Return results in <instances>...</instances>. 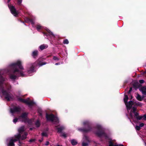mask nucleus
Segmentation results:
<instances>
[{
  "label": "nucleus",
  "mask_w": 146,
  "mask_h": 146,
  "mask_svg": "<svg viewBox=\"0 0 146 146\" xmlns=\"http://www.w3.org/2000/svg\"><path fill=\"white\" fill-rule=\"evenodd\" d=\"M12 69L13 74L10 75V78L13 80L15 79L17 76L20 75L22 76H25L22 72L21 70H24V68L21 65V62L20 60H18L16 63H12L11 66Z\"/></svg>",
  "instance_id": "f257e3e1"
},
{
  "label": "nucleus",
  "mask_w": 146,
  "mask_h": 146,
  "mask_svg": "<svg viewBox=\"0 0 146 146\" xmlns=\"http://www.w3.org/2000/svg\"><path fill=\"white\" fill-rule=\"evenodd\" d=\"M25 130V127L24 126H22L18 130L19 134L15 135V139H14L13 138H9L8 139L7 141L9 142L8 144V146H14V143L18 140H23L25 139L26 138V136L27 134L26 133H25L23 135L22 137H21L22 132L23 131Z\"/></svg>",
  "instance_id": "f03ea898"
},
{
  "label": "nucleus",
  "mask_w": 146,
  "mask_h": 146,
  "mask_svg": "<svg viewBox=\"0 0 146 146\" xmlns=\"http://www.w3.org/2000/svg\"><path fill=\"white\" fill-rule=\"evenodd\" d=\"M128 100V97L127 95H125L124 97V101L125 104L127 108V110L128 111L131 108L133 104V102L132 101H129L127 102V101Z\"/></svg>",
  "instance_id": "7ed1b4c3"
},
{
  "label": "nucleus",
  "mask_w": 146,
  "mask_h": 146,
  "mask_svg": "<svg viewBox=\"0 0 146 146\" xmlns=\"http://www.w3.org/2000/svg\"><path fill=\"white\" fill-rule=\"evenodd\" d=\"M46 118L48 120H50L52 121L53 122H55L56 123L58 122V120L56 117L54 116L53 115L51 114L48 115L46 114Z\"/></svg>",
  "instance_id": "20e7f679"
},
{
  "label": "nucleus",
  "mask_w": 146,
  "mask_h": 146,
  "mask_svg": "<svg viewBox=\"0 0 146 146\" xmlns=\"http://www.w3.org/2000/svg\"><path fill=\"white\" fill-rule=\"evenodd\" d=\"M2 97H4L7 100H10L12 99V97L8 92V91H6L3 90L2 91Z\"/></svg>",
  "instance_id": "39448f33"
},
{
  "label": "nucleus",
  "mask_w": 146,
  "mask_h": 146,
  "mask_svg": "<svg viewBox=\"0 0 146 146\" xmlns=\"http://www.w3.org/2000/svg\"><path fill=\"white\" fill-rule=\"evenodd\" d=\"M11 13L15 16L16 17L19 13V11L16 10L15 7L12 5H8Z\"/></svg>",
  "instance_id": "423d86ee"
},
{
  "label": "nucleus",
  "mask_w": 146,
  "mask_h": 146,
  "mask_svg": "<svg viewBox=\"0 0 146 146\" xmlns=\"http://www.w3.org/2000/svg\"><path fill=\"white\" fill-rule=\"evenodd\" d=\"M34 64H29L28 65V68L27 70L29 74L34 72Z\"/></svg>",
  "instance_id": "0eeeda50"
},
{
  "label": "nucleus",
  "mask_w": 146,
  "mask_h": 146,
  "mask_svg": "<svg viewBox=\"0 0 146 146\" xmlns=\"http://www.w3.org/2000/svg\"><path fill=\"white\" fill-rule=\"evenodd\" d=\"M27 114L26 113H23L21 116L19 117L18 118L19 120L25 122L27 120Z\"/></svg>",
  "instance_id": "6e6552de"
},
{
  "label": "nucleus",
  "mask_w": 146,
  "mask_h": 146,
  "mask_svg": "<svg viewBox=\"0 0 146 146\" xmlns=\"http://www.w3.org/2000/svg\"><path fill=\"white\" fill-rule=\"evenodd\" d=\"M19 100L29 105H32L34 103L32 101H30L29 100V98H28L26 100L23 99H19Z\"/></svg>",
  "instance_id": "1a4fd4ad"
},
{
  "label": "nucleus",
  "mask_w": 146,
  "mask_h": 146,
  "mask_svg": "<svg viewBox=\"0 0 146 146\" xmlns=\"http://www.w3.org/2000/svg\"><path fill=\"white\" fill-rule=\"evenodd\" d=\"M83 142L82 143V146H88L89 140L88 137L86 136H84L83 138Z\"/></svg>",
  "instance_id": "9d476101"
},
{
  "label": "nucleus",
  "mask_w": 146,
  "mask_h": 146,
  "mask_svg": "<svg viewBox=\"0 0 146 146\" xmlns=\"http://www.w3.org/2000/svg\"><path fill=\"white\" fill-rule=\"evenodd\" d=\"M4 72L5 70H0V84H2L3 81L5 80V79L2 76L3 73Z\"/></svg>",
  "instance_id": "9b49d317"
},
{
  "label": "nucleus",
  "mask_w": 146,
  "mask_h": 146,
  "mask_svg": "<svg viewBox=\"0 0 146 146\" xmlns=\"http://www.w3.org/2000/svg\"><path fill=\"white\" fill-rule=\"evenodd\" d=\"M142 94L146 97V86L143 87L140 89Z\"/></svg>",
  "instance_id": "f8f14e48"
},
{
  "label": "nucleus",
  "mask_w": 146,
  "mask_h": 146,
  "mask_svg": "<svg viewBox=\"0 0 146 146\" xmlns=\"http://www.w3.org/2000/svg\"><path fill=\"white\" fill-rule=\"evenodd\" d=\"M20 110V108L18 107H15L13 109H11V112L13 113L15 112L19 111Z\"/></svg>",
  "instance_id": "ddd939ff"
},
{
  "label": "nucleus",
  "mask_w": 146,
  "mask_h": 146,
  "mask_svg": "<svg viewBox=\"0 0 146 146\" xmlns=\"http://www.w3.org/2000/svg\"><path fill=\"white\" fill-rule=\"evenodd\" d=\"M109 146H124L121 144H117V143H114L111 141L109 142Z\"/></svg>",
  "instance_id": "4468645a"
},
{
  "label": "nucleus",
  "mask_w": 146,
  "mask_h": 146,
  "mask_svg": "<svg viewBox=\"0 0 146 146\" xmlns=\"http://www.w3.org/2000/svg\"><path fill=\"white\" fill-rule=\"evenodd\" d=\"M96 134L98 135L99 136H102L105 138H106L107 137L106 134L104 133L103 132H100V133H97Z\"/></svg>",
  "instance_id": "2eb2a0df"
},
{
  "label": "nucleus",
  "mask_w": 146,
  "mask_h": 146,
  "mask_svg": "<svg viewBox=\"0 0 146 146\" xmlns=\"http://www.w3.org/2000/svg\"><path fill=\"white\" fill-rule=\"evenodd\" d=\"M133 105H134L136 106H139L141 107L142 106V104L141 102H133Z\"/></svg>",
  "instance_id": "dca6fc26"
},
{
  "label": "nucleus",
  "mask_w": 146,
  "mask_h": 146,
  "mask_svg": "<svg viewBox=\"0 0 146 146\" xmlns=\"http://www.w3.org/2000/svg\"><path fill=\"white\" fill-rule=\"evenodd\" d=\"M47 47V45L44 44H42L39 46V48L41 50H43L44 49L46 48Z\"/></svg>",
  "instance_id": "f3484780"
},
{
  "label": "nucleus",
  "mask_w": 146,
  "mask_h": 146,
  "mask_svg": "<svg viewBox=\"0 0 146 146\" xmlns=\"http://www.w3.org/2000/svg\"><path fill=\"white\" fill-rule=\"evenodd\" d=\"M136 98L139 101H141L143 98V97L141 96L138 94H137V96H136Z\"/></svg>",
  "instance_id": "a211bd4d"
},
{
  "label": "nucleus",
  "mask_w": 146,
  "mask_h": 146,
  "mask_svg": "<svg viewBox=\"0 0 146 146\" xmlns=\"http://www.w3.org/2000/svg\"><path fill=\"white\" fill-rule=\"evenodd\" d=\"M137 118L139 119H142L143 120H146V115L143 116H140L137 117Z\"/></svg>",
  "instance_id": "6ab92c4d"
},
{
  "label": "nucleus",
  "mask_w": 146,
  "mask_h": 146,
  "mask_svg": "<svg viewBox=\"0 0 146 146\" xmlns=\"http://www.w3.org/2000/svg\"><path fill=\"white\" fill-rule=\"evenodd\" d=\"M136 110V108L135 107H133L132 108L133 112L135 116H137L138 115V113L135 112Z\"/></svg>",
  "instance_id": "aec40b11"
},
{
  "label": "nucleus",
  "mask_w": 146,
  "mask_h": 146,
  "mask_svg": "<svg viewBox=\"0 0 146 146\" xmlns=\"http://www.w3.org/2000/svg\"><path fill=\"white\" fill-rule=\"evenodd\" d=\"M64 127L63 126H60L56 128L58 131L59 132H61L62 130L63 129Z\"/></svg>",
  "instance_id": "412c9836"
},
{
  "label": "nucleus",
  "mask_w": 146,
  "mask_h": 146,
  "mask_svg": "<svg viewBox=\"0 0 146 146\" xmlns=\"http://www.w3.org/2000/svg\"><path fill=\"white\" fill-rule=\"evenodd\" d=\"M71 143L72 145H76L77 143V142L76 140L73 139L71 140Z\"/></svg>",
  "instance_id": "4be33fe9"
},
{
  "label": "nucleus",
  "mask_w": 146,
  "mask_h": 146,
  "mask_svg": "<svg viewBox=\"0 0 146 146\" xmlns=\"http://www.w3.org/2000/svg\"><path fill=\"white\" fill-rule=\"evenodd\" d=\"M38 54V51L37 50H35L32 53V56L34 57L36 56Z\"/></svg>",
  "instance_id": "5701e85b"
},
{
  "label": "nucleus",
  "mask_w": 146,
  "mask_h": 146,
  "mask_svg": "<svg viewBox=\"0 0 146 146\" xmlns=\"http://www.w3.org/2000/svg\"><path fill=\"white\" fill-rule=\"evenodd\" d=\"M69 43V41H68V40L67 39H66L65 40H64V41H63V43L65 44H68Z\"/></svg>",
  "instance_id": "b1692460"
},
{
  "label": "nucleus",
  "mask_w": 146,
  "mask_h": 146,
  "mask_svg": "<svg viewBox=\"0 0 146 146\" xmlns=\"http://www.w3.org/2000/svg\"><path fill=\"white\" fill-rule=\"evenodd\" d=\"M42 136L46 137L48 134L46 132H43L42 134Z\"/></svg>",
  "instance_id": "393cba45"
},
{
  "label": "nucleus",
  "mask_w": 146,
  "mask_h": 146,
  "mask_svg": "<svg viewBox=\"0 0 146 146\" xmlns=\"http://www.w3.org/2000/svg\"><path fill=\"white\" fill-rule=\"evenodd\" d=\"M35 125L37 127H39L40 125V123L39 121H37Z\"/></svg>",
  "instance_id": "a878e982"
},
{
  "label": "nucleus",
  "mask_w": 146,
  "mask_h": 146,
  "mask_svg": "<svg viewBox=\"0 0 146 146\" xmlns=\"http://www.w3.org/2000/svg\"><path fill=\"white\" fill-rule=\"evenodd\" d=\"M42 27L40 25H37L36 26V29L38 30H39L40 29H41Z\"/></svg>",
  "instance_id": "bb28decb"
},
{
  "label": "nucleus",
  "mask_w": 146,
  "mask_h": 146,
  "mask_svg": "<svg viewBox=\"0 0 146 146\" xmlns=\"http://www.w3.org/2000/svg\"><path fill=\"white\" fill-rule=\"evenodd\" d=\"M46 30L48 31V32L50 35H52L53 36H54V34H53L48 29H47Z\"/></svg>",
  "instance_id": "cd10ccee"
},
{
  "label": "nucleus",
  "mask_w": 146,
  "mask_h": 146,
  "mask_svg": "<svg viewBox=\"0 0 146 146\" xmlns=\"http://www.w3.org/2000/svg\"><path fill=\"white\" fill-rule=\"evenodd\" d=\"M135 128L137 130H139L141 129L140 127L139 126H137V125H136L135 126Z\"/></svg>",
  "instance_id": "c85d7f7f"
},
{
  "label": "nucleus",
  "mask_w": 146,
  "mask_h": 146,
  "mask_svg": "<svg viewBox=\"0 0 146 146\" xmlns=\"http://www.w3.org/2000/svg\"><path fill=\"white\" fill-rule=\"evenodd\" d=\"M61 136L64 137H66V135L65 133H62L61 134Z\"/></svg>",
  "instance_id": "c756f323"
},
{
  "label": "nucleus",
  "mask_w": 146,
  "mask_h": 146,
  "mask_svg": "<svg viewBox=\"0 0 146 146\" xmlns=\"http://www.w3.org/2000/svg\"><path fill=\"white\" fill-rule=\"evenodd\" d=\"M19 120L18 119H17V118H15L13 120V122L15 123L17 121V120Z\"/></svg>",
  "instance_id": "7c9ffc66"
},
{
  "label": "nucleus",
  "mask_w": 146,
  "mask_h": 146,
  "mask_svg": "<svg viewBox=\"0 0 146 146\" xmlns=\"http://www.w3.org/2000/svg\"><path fill=\"white\" fill-rule=\"evenodd\" d=\"M22 1V0H18L17 4L18 5H20Z\"/></svg>",
  "instance_id": "2f4dec72"
},
{
  "label": "nucleus",
  "mask_w": 146,
  "mask_h": 146,
  "mask_svg": "<svg viewBox=\"0 0 146 146\" xmlns=\"http://www.w3.org/2000/svg\"><path fill=\"white\" fill-rule=\"evenodd\" d=\"M139 82L140 83L142 84L144 83V81L143 80H140L139 81Z\"/></svg>",
  "instance_id": "473e14b6"
},
{
  "label": "nucleus",
  "mask_w": 146,
  "mask_h": 146,
  "mask_svg": "<svg viewBox=\"0 0 146 146\" xmlns=\"http://www.w3.org/2000/svg\"><path fill=\"white\" fill-rule=\"evenodd\" d=\"M144 124L143 123H141L140 124H139V126L140 127H142L144 126Z\"/></svg>",
  "instance_id": "72a5a7b5"
},
{
  "label": "nucleus",
  "mask_w": 146,
  "mask_h": 146,
  "mask_svg": "<svg viewBox=\"0 0 146 146\" xmlns=\"http://www.w3.org/2000/svg\"><path fill=\"white\" fill-rule=\"evenodd\" d=\"M35 141V139H30L29 140V141L31 142H34V141Z\"/></svg>",
  "instance_id": "f704fd0d"
},
{
  "label": "nucleus",
  "mask_w": 146,
  "mask_h": 146,
  "mask_svg": "<svg viewBox=\"0 0 146 146\" xmlns=\"http://www.w3.org/2000/svg\"><path fill=\"white\" fill-rule=\"evenodd\" d=\"M130 115L131 117V118H132V119H133V116L132 114V112L131 111L130 113Z\"/></svg>",
  "instance_id": "c9c22d12"
},
{
  "label": "nucleus",
  "mask_w": 146,
  "mask_h": 146,
  "mask_svg": "<svg viewBox=\"0 0 146 146\" xmlns=\"http://www.w3.org/2000/svg\"><path fill=\"white\" fill-rule=\"evenodd\" d=\"M83 124H84V125H85L86 124H88V121H85V122H84Z\"/></svg>",
  "instance_id": "e433bc0d"
},
{
  "label": "nucleus",
  "mask_w": 146,
  "mask_h": 146,
  "mask_svg": "<svg viewBox=\"0 0 146 146\" xmlns=\"http://www.w3.org/2000/svg\"><path fill=\"white\" fill-rule=\"evenodd\" d=\"M46 63H43V64H39L38 65L40 66H41L42 65H45L46 64Z\"/></svg>",
  "instance_id": "4c0bfd02"
},
{
  "label": "nucleus",
  "mask_w": 146,
  "mask_h": 146,
  "mask_svg": "<svg viewBox=\"0 0 146 146\" xmlns=\"http://www.w3.org/2000/svg\"><path fill=\"white\" fill-rule=\"evenodd\" d=\"M132 90V88H130V90L128 92V93H130V92Z\"/></svg>",
  "instance_id": "58836bf2"
},
{
  "label": "nucleus",
  "mask_w": 146,
  "mask_h": 146,
  "mask_svg": "<svg viewBox=\"0 0 146 146\" xmlns=\"http://www.w3.org/2000/svg\"><path fill=\"white\" fill-rule=\"evenodd\" d=\"M49 142L48 141H47L46 143L45 144V145L46 146L48 145H49Z\"/></svg>",
  "instance_id": "ea45409f"
},
{
  "label": "nucleus",
  "mask_w": 146,
  "mask_h": 146,
  "mask_svg": "<svg viewBox=\"0 0 146 146\" xmlns=\"http://www.w3.org/2000/svg\"><path fill=\"white\" fill-rule=\"evenodd\" d=\"M53 58L55 60H58V58L57 57H53Z\"/></svg>",
  "instance_id": "a19ab883"
},
{
  "label": "nucleus",
  "mask_w": 146,
  "mask_h": 146,
  "mask_svg": "<svg viewBox=\"0 0 146 146\" xmlns=\"http://www.w3.org/2000/svg\"><path fill=\"white\" fill-rule=\"evenodd\" d=\"M30 21L32 24H33L34 23L33 21L32 20H30Z\"/></svg>",
  "instance_id": "79ce46f5"
},
{
  "label": "nucleus",
  "mask_w": 146,
  "mask_h": 146,
  "mask_svg": "<svg viewBox=\"0 0 146 146\" xmlns=\"http://www.w3.org/2000/svg\"><path fill=\"white\" fill-rule=\"evenodd\" d=\"M60 64L58 63H56L55 64V65H58V64Z\"/></svg>",
  "instance_id": "37998d69"
},
{
  "label": "nucleus",
  "mask_w": 146,
  "mask_h": 146,
  "mask_svg": "<svg viewBox=\"0 0 146 146\" xmlns=\"http://www.w3.org/2000/svg\"><path fill=\"white\" fill-rule=\"evenodd\" d=\"M133 98L132 96H131V98H130V99H132Z\"/></svg>",
  "instance_id": "c03bdc74"
},
{
  "label": "nucleus",
  "mask_w": 146,
  "mask_h": 146,
  "mask_svg": "<svg viewBox=\"0 0 146 146\" xmlns=\"http://www.w3.org/2000/svg\"><path fill=\"white\" fill-rule=\"evenodd\" d=\"M55 146H62V145H56Z\"/></svg>",
  "instance_id": "a18cd8bd"
},
{
  "label": "nucleus",
  "mask_w": 146,
  "mask_h": 146,
  "mask_svg": "<svg viewBox=\"0 0 146 146\" xmlns=\"http://www.w3.org/2000/svg\"><path fill=\"white\" fill-rule=\"evenodd\" d=\"M11 0H8V2H9Z\"/></svg>",
  "instance_id": "49530a36"
},
{
  "label": "nucleus",
  "mask_w": 146,
  "mask_h": 146,
  "mask_svg": "<svg viewBox=\"0 0 146 146\" xmlns=\"http://www.w3.org/2000/svg\"><path fill=\"white\" fill-rule=\"evenodd\" d=\"M79 129V130H80V131H82V129Z\"/></svg>",
  "instance_id": "de8ad7c7"
},
{
  "label": "nucleus",
  "mask_w": 146,
  "mask_h": 146,
  "mask_svg": "<svg viewBox=\"0 0 146 146\" xmlns=\"http://www.w3.org/2000/svg\"><path fill=\"white\" fill-rule=\"evenodd\" d=\"M89 130H86V131H89Z\"/></svg>",
  "instance_id": "09e8293b"
},
{
  "label": "nucleus",
  "mask_w": 146,
  "mask_h": 146,
  "mask_svg": "<svg viewBox=\"0 0 146 146\" xmlns=\"http://www.w3.org/2000/svg\"><path fill=\"white\" fill-rule=\"evenodd\" d=\"M7 88V87H6V88Z\"/></svg>",
  "instance_id": "8fccbe9b"
}]
</instances>
